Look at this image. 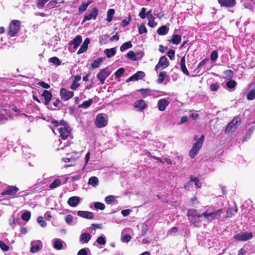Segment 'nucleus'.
<instances>
[{
    "instance_id": "obj_1",
    "label": "nucleus",
    "mask_w": 255,
    "mask_h": 255,
    "mask_svg": "<svg viewBox=\"0 0 255 255\" xmlns=\"http://www.w3.org/2000/svg\"><path fill=\"white\" fill-rule=\"evenodd\" d=\"M52 124L54 127L57 128V130L63 139L72 138L71 129L66 122L62 121L59 123L57 121H54L52 122Z\"/></svg>"
},
{
    "instance_id": "obj_2",
    "label": "nucleus",
    "mask_w": 255,
    "mask_h": 255,
    "mask_svg": "<svg viewBox=\"0 0 255 255\" xmlns=\"http://www.w3.org/2000/svg\"><path fill=\"white\" fill-rule=\"evenodd\" d=\"M222 213V209L215 210L214 207H210L205 212L197 216L198 217H204L207 220L211 222L218 218Z\"/></svg>"
},
{
    "instance_id": "obj_3",
    "label": "nucleus",
    "mask_w": 255,
    "mask_h": 255,
    "mask_svg": "<svg viewBox=\"0 0 255 255\" xmlns=\"http://www.w3.org/2000/svg\"><path fill=\"white\" fill-rule=\"evenodd\" d=\"M204 139V136L202 135L197 141L193 144L192 148L189 152V155L193 158L198 154L200 148L202 147Z\"/></svg>"
},
{
    "instance_id": "obj_4",
    "label": "nucleus",
    "mask_w": 255,
    "mask_h": 255,
    "mask_svg": "<svg viewBox=\"0 0 255 255\" xmlns=\"http://www.w3.org/2000/svg\"><path fill=\"white\" fill-rule=\"evenodd\" d=\"M108 117L106 114H100L97 116L95 123L98 128H102L107 126Z\"/></svg>"
},
{
    "instance_id": "obj_5",
    "label": "nucleus",
    "mask_w": 255,
    "mask_h": 255,
    "mask_svg": "<svg viewBox=\"0 0 255 255\" xmlns=\"http://www.w3.org/2000/svg\"><path fill=\"white\" fill-rule=\"evenodd\" d=\"M18 191V188L15 186H8L1 192V196L7 195L10 198H14Z\"/></svg>"
},
{
    "instance_id": "obj_6",
    "label": "nucleus",
    "mask_w": 255,
    "mask_h": 255,
    "mask_svg": "<svg viewBox=\"0 0 255 255\" xmlns=\"http://www.w3.org/2000/svg\"><path fill=\"white\" fill-rule=\"evenodd\" d=\"M20 21L16 20H12L10 24L9 28V34L13 37L19 31V30Z\"/></svg>"
},
{
    "instance_id": "obj_7",
    "label": "nucleus",
    "mask_w": 255,
    "mask_h": 255,
    "mask_svg": "<svg viewBox=\"0 0 255 255\" xmlns=\"http://www.w3.org/2000/svg\"><path fill=\"white\" fill-rule=\"evenodd\" d=\"M60 95L62 100L67 101L74 96V93L64 88H62L60 90Z\"/></svg>"
},
{
    "instance_id": "obj_8",
    "label": "nucleus",
    "mask_w": 255,
    "mask_h": 255,
    "mask_svg": "<svg viewBox=\"0 0 255 255\" xmlns=\"http://www.w3.org/2000/svg\"><path fill=\"white\" fill-rule=\"evenodd\" d=\"M111 71L108 68L102 69L100 72L98 74L97 77L100 80L101 84H104L105 79L110 75Z\"/></svg>"
},
{
    "instance_id": "obj_9",
    "label": "nucleus",
    "mask_w": 255,
    "mask_h": 255,
    "mask_svg": "<svg viewBox=\"0 0 255 255\" xmlns=\"http://www.w3.org/2000/svg\"><path fill=\"white\" fill-rule=\"evenodd\" d=\"M241 123V120L238 117L235 118L229 124L225 129L226 133L232 132L234 131L236 128L237 125Z\"/></svg>"
},
{
    "instance_id": "obj_10",
    "label": "nucleus",
    "mask_w": 255,
    "mask_h": 255,
    "mask_svg": "<svg viewBox=\"0 0 255 255\" xmlns=\"http://www.w3.org/2000/svg\"><path fill=\"white\" fill-rule=\"evenodd\" d=\"M31 247L30 251L32 253H36L41 250L43 247V244L41 241L36 240L32 241L30 243Z\"/></svg>"
},
{
    "instance_id": "obj_11",
    "label": "nucleus",
    "mask_w": 255,
    "mask_h": 255,
    "mask_svg": "<svg viewBox=\"0 0 255 255\" xmlns=\"http://www.w3.org/2000/svg\"><path fill=\"white\" fill-rule=\"evenodd\" d=\"M169 64V61L165 56H162L155 67V70L163 69L167 67Z\"/></svg>"
},
{
    "instance_id": "obj_12",
    "label": "nucleus",
    "mask_w": 255,
    "mask_h": 255,
    "mask_svg": "<svg viewBox=\"0 0 255 255\" xmlns=\"http://www.w3.org/2000/svg\"><path fill=\"white\" fill-rule=\"evenodd\" d=\"M253 234L252 233H241L236 235L234 238L240 241H246L252 239Z\"/></svg>"
},
{
    "instance_id": "obj_13",
    "label": "nucleus",
    "mask_w": 255,
    "mask_h": 255,
    "mask_svg": "<svg viewBox=\"0 0 255 255\" xmlns=\"http://www.w3.org/2000/svg\"><path fill=\"white\" fill-rule=\"evenodd\" d=\"M169 100L165 98L159 100L157 102L158 110L161 112L165 111L166 107L169 105Z\"/></svg>"
},
{
    "instance_id": "obj_14",
    "label": "nucleus",
    "mask_w": 255,
    "mask_h": 255,
    "mask_svg": "<svg viewBox=\"0 0 255 255\" xmlns=\"http://www.w3.org/2000/svg\"><path fill=\"white\" fill-rule=\"evenodd\" d=\"M98 14V9L97 8H94L90 13L86 14L84 17L83 22L87 20H90L93 18L95 19Z\"/></svg>"
},
{
    "instance_id": "obj_15",
    "label": "nucleus",
    "mask_w": 255,
    "mask_h": 255,
    "mask_svg": "<svg viewBox=\"0 0 255 255\" xmlns=\"http://www.w3.org/2000/svg\"><path fill=\"white\" fill-rule=\"evenodd\" d=\"M77 215L80 217L87 219H92L94 217L93 212L87 211H79L77 212Z\"/></svg>"
},
{
    "instance_id": "obj_16",
    "label": "nucleus",
    "mask_w": 255,
    "mask_h": 255,
    "mask_svg": "<svg viewBox=\"0 0 255 255\" xmlns=\"http://www.w3.org/2000/svg\"><path fill=\"white\" fill-rule=\"evenodd\" d=\"M145 76V73L142 71H138L132 76H130L127 82H128L131 81H138L142 79Z\"/></svg>"
},
{
    "instance_id": "obj_17",
    "label": "nucleus",
    "mask_w": 255,
    "mask_h": 255,
    "mask_svg": "<svg viewBox=\"0 0 255 255\" xmlns=\"http://www.w3.org/2000/svg\"><path fill=\"white\" fill-rule=\"evenodd\" d=\"M218 2L222 6L232 7L236 4L235 0H218Z\"/></svg>"
},
{
    "instance_id": "obj_18",
    "label": "nucleus",
    "mask_w": 255,
    "mask_h": 255,
    "mask_svg": "<svg viewBox=\"0 0 255 255\" xmlns=\"http://www.w3.org/2000/svg\"><path fill=\"white\" fill-rule=\"evenodd\" d=\"M80 199L78 196H72L69 198L67 203L71 207H76L80 203Z\"/></svg>"
},
{
    "instance_id": "obj_19",
    "label": "nucleus",
    "mask_w": 255,
    "mask_h": 255,
    "mask_svg": "<svg viewBox=\"0 0 255 255\" xmlns=\"http://www.w3.org/2000/svg\"><path fill=\"white\" fill-rule=\"evenodd\" d=\"M90 39L89 38H87L85 39L84 41L83 42V44L81 46L80 49L77 52L78 54H80L83 53V52H85L88 47V44L90 43Z\"/></svg>"
},
{
    "instance_id": "obj_20",
    "label": "nucleus",
    "mask_w": 255,
    "mask_h": 255,
    "mask_svg": "<svg viewBox=\"0 0 255 255\" xmlns=\"http://www.w3.org/2000/svg\"><path fill=\"white\" fill-rule=\"evenodd\" d=\"M42 97L45 100V104L48 105L51 100L52 95L50 92L44 90L42 94Z\"/></svg>"
},
{
    "instance_id": "obj_21",
    "label": "nucleus",
    "mask_w": 255,
    "mask_h": 255,
    "mask_svg": "<svg viewBox=\"0 0 255 255\" xmlns=\"http://www.w3.org/2000/svg\"><path fill=\"white\" fill-rule=\"evenodd\" d=\"M146 107V104L145 101L143 100H140L136 101L134 104V107L137 109L138 111H141L143 110Z\"/></svg>"
},
{
    "instance_id": "obj_22",
    "label": "nucleus",
    "mask_w": 255,
    "mask_h": 255,
    "mask_svg": "<svg viewBox=\"0 0 255 255\" xmlns=\"http://www.w3.org/2000/svg\"><path fill=\"white\" fill-rule=\"evenodd\" d=\"M91 239V236L90 234L84 233L81 235L79 240L80 241L83 243L85 244L87 243Z\"/></svg>"
},
{
    "instance_id": "obj_23",
    "label": "nucleus",
    "mask_w": 255,
    "mask_h": 255,
    "mask_svg": "<svg viewBox=\"0 0 255 255\" xmlns=\"http://www.w3.org/2000/svg\"><path fill=\"white\" fill-rule=\"evenodd\" d=\"M53 247L57 250H60L63 248V243H64L63 241L59 239H54L53 240Z\"/></svg>"
},
{
    "instance_id": "obj_24",
    "label": "nucleus",
    "mask_w": 255,
    "mask_h": 255,
    "mask_svg": "<svg viewBox=\"0 0 255 255\" xmlns=\"http://www.w3.org/2000/svg\"><path fill=\"white\" fill-rule=\"evenodd\" d=\"M180 68L181 69V71L183 72L184 74L185 75L189 76V73L188 72V70H187L186 65H185V56H183L182 57L180 60Z\"/></svg>"
},
{
    "instance_id": "obj_25",
    "label": "nucleus",
    "mask_w": 255,
    "mask_h": 255,
    "mask_svg": "<svg viewBox=\"0 0 255 255\" xmlns=\"http://www.w3.org/2000/svg\"><path fill=\"white\" fill-rule=\"evenodd\" d=\"M104 58L100 57L94 60L93 63L91 64V67L95 69L98 68L103 62Z\"/></svg>"
},
{
    "instance_id": "obj_26",
    "label": "nucleus",
    "mask_w": 255,
    "mask_h": 255,
    "mask_svg": "<svg viewBox=\"0 0 255 255\" xmlns=\"http://www.w3.org/2000/svg\"><path fill=\"white\" fill-rule=\"evenodd\" d=\"M104 52L108 58H111L115 55L116 51L115 48H112L106 49Z\"/></svg>"
},
{
    "instance_id": "obj_27",
    "label": "nucleus",
    "mask_w": 255,
    "mask_h": 255,
    "mask_svg": "<svg viewBox=\"0 0 255 255\" xmlns=\"http://www.w3.org/2000/svg\"><path fill=\"white\" fill-rule=\"evenodd\" d=\"M82 41V36L80 35H77L73 39L72 44L74 45V48H77Z\"/></svg>"
},
{
    "instance_id": "obj_28",
    "label": "nucleus",
    "mask_w": 255,
    "mask_h": 255,
    "mask_svg": "<svg viewBox=\"0 0 255 255\" xmlns=\"http://www.w3.org/2000/svg\"><path fill=\"white\" fill-rule=\"evenodd\" d=\"M138 91L141 93L144 98L152 95L151 91L149 89H140L138 90Z\"/></svg>"
},
{
    "instance_id": "obj_29",
    "label": "nucleus",
    "mask_w": 255,
    "mask_h": 255,
    "mask_svg": "<svg viewBox=\"0 0 255 255\" xmlns=\"http://www.w3.org/2000/svg\"><path fill=\"white\" fill-rule=\"evenodd\" d=\"M181 41V36L178 34H174L172 36V38L170 41L174 44L178 45L180 43Z\"/></svg>"
},
{
    "instance_id": "obj_30",
    "label": "nucleus",
    "mask_w": 255,
    "mask_h": 255,
    "mask_svg": "<svg viewBox=\"0 0 255 255\" xmlns=\"http://www.w3.org/2000/svg\"><path fill=\"white\" fill-rule=\"evenodd\" d=\"M168 31V28L165 26L163 25L160 27L157 30V33L160 35H165Z\"/></svg>"
},
{
    "instance_id": "obj_31",
    "label": "nucleus",
    "mask_w": 255,
    "mask_h": 255,
    "mask_svg": "<svg viewBox=\"0 0 255 255\" xmlns=\"http://www.w3.org/2000/svg\"><path fill=\"white\" fill-rule=\"evenodd\" d=\"M21 149L24 157L26 159L29 158L30 156V149H29V148L23 146L22 147Z\"/></svg>"
},
{
    "instance_id": "obj_32",
    "label": "nucleus",
    "mask_w": 255,
    "mask_h": 255,
    "mask_svg": "<svg viewBox=\"0 0 255 255\" xmlns=\"http://www.w3.org/2000/svg\"><path fill=\"white\" fill-rule=\"evenodd\" d=\"M93 103V100L92 99H89L88 101L83 102L82 104L78 105V108L87 109Z\"/></svg>"
},
{
    "instance_id": "obj_33",
    "label": "nucleus",
    "mask_w": 255,
    "mask_h": 255,
    "mask_svg": "<svg viewBox=\"0 0 255 255\" xmlns=\"http://www.w3.org/2000/svg\"><path fill=\"white\" fill-rule=\"evenodd\" d=\"M131 41H128L123 43L120 47V50L122 52L126 51L127 49L132 47Z\"/></svg>"
},
{
    "instance_id": "obj_34",
    "label": "nucleus",
    "mask_w": 255,
    "mask_h": 255,
    "mask_svg": "<svg viewBox=\"0 0 255 255\" xmlns=\"http://www.w3.org/2000/svg\"><path fill=\"white\" fill-rule=\"evenodd\" d=\"M115 10L114 9H109L107 11L106 20L108 22H111L113 19V17L115 13Z\"/></svg>"
},
{
    "instance_id": "obj_35",
    "label": "nucleus",
    "mask_w": 255,
    "mask_h": 255,
    "mask_svg": "<svg viewBox=\"0 0 255 255\" xmlns=\"http://www.w3.org/2000/svg\"><path fill=\"white\" fill-rule=\"evenodd\" d=\"M238 211V208L237 206L235 207V209L229 208L227 210L226 216L227 218L231 217L233 215H234Z\"/></svg>"
},
{
    "instance_id": "obj_36",
    "label": "nucleus",
    "mask_w": 255,
    "mask_h": 255,
    "mask_svg": "<svg viewBox=\"0 0 255 255\" xmlns=\"http://www.w3.org/2000/svg\"><path fill=\"white\" fill-rule=\"evenodd\" d=\"M98 178L95 176L90 178L88 181V184L94 187L97 186L98 184Z\"/></svg>"
},
{
    "instance_id": "obj_37",
    "label": "nucleus",
    "mask_w": 255,
    "mask_h": 255,
    "mask_svg": "<svg viewBox=\"0 0 255 255\" xmlns=\"http://www.w3.org/2000/svg\"><path fill=\"white\" fill-rule=\"evenodd\" d=\"M92 3V1L89 0L87 3H82L79 7V11L80 12L85 11L88 6Z\"/></svg>"
},
{
    "instance_id": "obj_38",
    "label": "nucleus",
    "mask_w": 255,
    "mask_h": 255,
    "mask_svg": "<svg viewBox=\"0 0 255 255\" xmlns=\"http://www.w3.org/2000/svg\"><path fill=\"white\" fill-rule=\"evenodd\" d=\"M60 180L59 179H56L49 185V187L50 189H53L60 186Z\"/></svg>"
},
{
    "instance_id": "obj_39",
    "label": "nucleus",
    "mask_w": 255,
    "mask_h": 255,
    "mask_svg": "<svg viewBox=\"0 0 255 255\" xmlns=\"http://www.w3.org/2000/svg\"><path fill=\"white\" fill-rule=\"evenodd\" d=\"M147 18L148 20V25L150 27L153 28L157 25V23L155 21V20H154L155 18L153 16H150V17H148Z\"/></svg>"
},
{
    "instance_id": "obj_40",
    "label": "nucleus",
    "mask_w": 255,
    "mask_h": 255,
    "mask_svg": "<svg viewBox=\"0 0 255 255\" xmlns=\"http://www.w3.org/2000/svg\"><path fill=\"white\" fill-rule=\"evenodd\" d=\"M64 2L63 0L58 1V0H52L48 3V5L49 7L52 8L53 7H57L58 6L56 5L58 3H63Z\"/></svg>"
},
{
    "instance_id": "obj_41",
    "label": "nucleus",
    "mask_w": 255,
    "mask_h": 255,
    "mask_svg": "<svg viewBox=\"0 0 255 255\" xmlns=\"http://www.w3.org/2000/svg\"><path fill=\"white\" fill-rule=\"evenodd\" d=\"M167 76L166 72L165 71H163L160 73L158 78L157 79V82L159 84L162 83L164 80V78Z\"/></svg>"
},
{
    "instance_id": "obj_42",
    "label": "nucleus",
    "mask_w": 255,
    "mask_h": 255,
    "mask_svg": "<svg viewBox=\"0 0 255 255\" xmlns=\"http://www.w3.org/2000/svg\"><path fill=\"white\" fill-rule=\"evenodd\" d=\"M49 61L57 66H59L61 64V61L56 57L50 58L49 59Z\"/></svg>"
},
{
    "instance_id": "obj_43",
    "label": "nucleus",
    "mask_w": 255,
    "mask_h": 255,
    "mask_svg": "<svg viewBox=\"0 0 255 255\" xmlns=\"http://www.w3.org/2000/svg\"><path fill=\"white\" fill-rule=\"evenodd\" d=\"M190 180L192 182H194L195 183V185L197 188H200L202 186L201 183L199 181L198 179L195 177L191 176H190Z\"/></svg>"
},
{
    "instance_id": "obj_44",
    "label": "nucleus",
    "mask_w": 255,
    "mask_h": 255,
    "mask_svg": "<svg viewBox=\"0 0 255 255\" xmlns=\"http://www.w3.org/2000/svg\"><path fill=\"white\" fill-rule=\"evenodd\" d=\"M31 214L29 211H26L21 215V219L25 221H28L30 218Z\"/></svg>"
},
{
    "instance_id": "obj_45",
    "label": "nucleus",
    "mask_w": 255,
    "mask_h": 255,
    "mask_svg": "<svg viewBox=\"0 0 255 255\" xmlns=\"http://www.w3.org/2000/svg\"><path fill=\"white\" fill-rule=\"evenodd\" d=\"M127 57L128 59L133 61L136 60V57L134 52L133 51H129L127 54Z\"/></svg>"
},
{
    "instance_id": "obj_46",
    "label": "nucleus",
    "mask_w": 255,
    "mask_h": 255,
    "mask_svg": "<svg viewBox=\"0 0 255 255\" xmlns=\"http://www.w3.org/2000/svg\"><path fill=\"white\" fill-rule=\"evenodd\" d=\"M247 98L248 100H253L255 98V89L252 90L249 92Z\"/></svg>"
},
{
    "instance_id": "obj_47",
    "label": "nucleus",
    "mask_w": 255,
    "mask_h": 255,
    "mask_svg": "<svg viewBox=\"0 0 255 255\" xmlns=\"http://www.w3.org/2000/svg\"><path fill=\"white\" fill-rule=\"evenodd\" d=\"M138 32L140 34L146 33L147 32V29L144 24H141L138 27Z\"/></svg>"
},
{
    "instance_id": "obj_48",
    "label": "nucleus",
    "mask_w": 255,
    "mask_h": 255,
    "mask_svg": "<svg viewBox=\"0 0 255 255\" xmlns=\"http://www.w3.org/2000/svg\"><path fill=\"white\" fill-rule=\"evenodd\" d=\"M96 242L100 245H105L106 243V241L105 237L103 236L99 237L96 240Z\"/></svg>"
},
{
    "instance_id": "obj_49",
    "label": "nucleus",
    "mask_w": 255,
    "mask_h": 255,
    "mask_svg": "<svg viewBox=\"0 0 255 255\" xmlns=\"http://www.w3.org/2000/svg\"><path fill=\"white\" fill-rule=\"evenodd\" d=\"M94 207L97 209H100L101 210H103L105 208V206L104 204L101 202H96L94 204Z\"/></svg>"
},
{
    "instance_id": "obj_50",
    "label": "nucleus",
    "mask_w": 255,
    "mask_h": 255,
    "mask_svg": "<svg viewBox=\"0 0 255 255\" xmlns=\"http://www.w3.org/2000/svg\"><path fill=\"white\" fill-rule=\"evenodd\" d=\"M236 82L234 80H230L226 83V86L229 89H233L236 86Z\"/></svg>"
},
{
    "instance_id": "obj_51",
    "label": "nucleus",
    "mask_w": 255,
    "mask_h": 255,
    "mask_svg": "<svg viewBox=\"0 0 255 255\" xmlns=\"http://www.w3.org/2000/svg\"><path fill=\"white\" fill-rule=\"evenodd\" d=\"M37 222L42 227H45L46 226V223L43 219V217L39 216L37 218Z\"/></svg>"
},
{
    "instance_id": "obj_52",
    "label": "nucleus",
    "mask_w": 255,
    "mask_h": 255,
    "mask_svg": "<svg viewBox=\"0 0 255 255\" xmlns=\"http://www.w3.org/2000/svg\"><path fill=\"white\" fill-rule=\"evenodd\" d=\"M125 70L124 68L119 69L115 73V76L117 78H120L124 73Z\"/></svg>"
},
{
    "instance_id": "obj_53",
    "label": "nucleus",
    "mask_w": 255,
    "mask_h": 255,
    "mask_svg": "<svg viewBox=\"0 0 255 255\" xmlns=\"http://www.w3.org/2000/svg\"><path fill=\"white\" fill-rule=\"evenodd\" d=\"M49 0H37V6L38 8H42L44 6V4L48 1Z\"/></svg>"
},
{
    "instance_id": "obj_54",
    "label": "nucleus",
    "mask_w": 255,
    "mask_h": 255,
    "mask_svg": "<svg viewBox=\"0 0 255 255\" xmlns=\"http://www.w3.org/2000/svg\"><path fill=\"white\" fill-rule=\"evenodd\" d=\"M130 236L128 235H123L121 237V240L123 243H128L131 240Z\"/></svg>"
},
{
    "instance_id": "obj_55",
    "label": "nucleus",
    "mask_w": 255,
    "mask_h": 255,
    "mask_svg": "<svg viewBox=\"0 0 255 255\" xmlns=\"http://www.w3.org/2000/svg\"><path fill=\"white\" fill-rule=\"evenodd\" d=\"M218 57V54L217 51L214 50L211 54V56H210L211 60L212 62H215L217 60Z\"/></svg>"
},
{
    "instance_id": "obj_56",
    "label": "nucleus",
    "mask_w": 255,
    "mask_h": 255,
    "mask_svg": "<svg viewBox=\"0 0 255 255\" xmlns=\"http://www.w3.org/2000/svg\"><path fill=\"white\" fill-rule=\"evenodd\" d=\"M115 199V196L113 195H110L105 198V201L108 204H111Z\"/></svg>"
},
{
    "instance_id": "obj_57",
    "label": "nucleus",
    "mask_w": 255,
    "mask_h": 255,
    "mask_svg": "<svg viewBox=\"0 0 255 255\" xmlns=\"http://www.w3.org/2000/svg\"><path fill=\"white\" fill-rule=\"evenodd\" d=\"M66 223L69 225H71L72 222H73V218L71 215H68L65 218Z\"/></svg>"
},
{
    "instance_id": "obj_58",
    "label": "nucleus",
    "mask_w": 255,
    "mask_h": 255,
    "mask_svg": "<svg viewBox=\"0 0 255 255\" xmlns=\"http://www.w3.org/2000/svg\"><path fill=\"white\" fill-rule=\"evenodd\" d=\"M200 214H196V210L195 209H190L188 210L187 213V216L188 217L189 216H194V217H197V215H199Z\"/></svg>"
},
{
    "instance_id": "obj_59",
    "label": "nucleus",
    "mask_w": 255,
    "mask_h": 255,
    "mask_svg": "<svg viewBox=\"0 0 255 255\" xmlns=\"http://www.w3.org/2000/svg\"><path fill=\"white\" fill-rule=\"evenodd\" d=\"M17 221V219L15 218L14 217H11V218H9V225L12 227V228H14L15 224H16V222Z\"/></svg>"
},
{
    "instance_id": "obj_60",
    "label": "nucleus",
    "mask_w": 255,
    "mask_h": 255,
    "mask_svg": "<svg viewBox=\"0 0 255 255\" xmlns=\"http://www.w3.org/2000/svg\"><path fill=\"white\" fill-rule=\"evenodd\" d=\"M146 10L145 7H142L140 12L139 13V16L141 19H145L146 17Z\"/></svg>"
},
{
    "instance_id": "obj_61",
    "label": "nucleus",
    "mask_w": 255,
    "mask_h": 255,
    "mask_svg": "<svg viewBox=\"0 0 255 255\" xmlns=\"http://www.w3.org/2000/svg\"><path fill=\"white\" fill-rule=\"evenodd\" d=\"M37 85L44 89H49L50 88V85L43 81L39 82Z\"/></svg>"
},
{
    "instance_id": "obj_62",
    "label": "nucleus",
    "mask_w": 255,
    "mask_h": 255,
    "mask_svg": "<svg viewBox=\"0 0 255 255\" xmlns=\"http://www.w3.org/2000/svg\"><path fill=\"white\" fill-rule=\"evenodd\" d=\"M167 55L171 60H173L175 56V51L170 49L168 51Z\"/></svg>"
},
{
    "instance_id": "obj_63",
    "label": "nucleus",
    "mask_w": 255,
    "mask_h": 255,
    "mask_svg": "<svg viewBox=\"0 0 255 255\" xmlns=\"http://www.w3.org/2000/svg\"><path fill=\"white\" fill-rule=\"evenodd\" d=\"M224 74L227 78H231L233 77V73L231 70H228L224 71Z\"/></svg>"
},
{
    "instance_id": "obj_64",
    "label": "nucleus",
    "mask_w": 255,
    "mask_h": 255,
    "mask_svg": "<svg viewBox=\"0 0 255 255\" xmlns=\"http://www.w3.org/2000/svg\"><path fill=\"white\" fill-rule=\"evenodd\" d=\"M0 248L3 251H7L9 250V247L3 242L0 241Z\"/></svg>"
}]
</instances>
